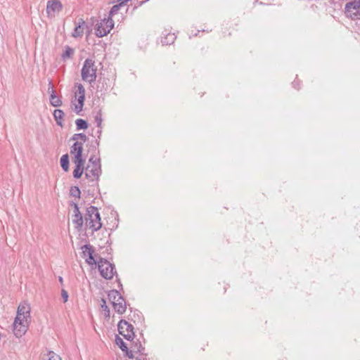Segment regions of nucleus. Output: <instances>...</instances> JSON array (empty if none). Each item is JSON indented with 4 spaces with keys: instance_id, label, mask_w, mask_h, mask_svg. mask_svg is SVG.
I'll list each match as a JSON object with an SVG mask.
<instances>
[{
    "instance_id": "36",
    "label": "nucleus",
    "mask_w": 360,
    "mask_h": 360,
    "mask_svg": "<svg viewBox=\"0 0 360 360\" xmlns=\"http://www.w3.org/2000/svg\"><path fill=\"white\" fill-rule=\"evenodd\" d=\"M136 360H147V359L146 357H141V358L137 357Z\"/></svg>"
},
{
    "instance_id": "37",
    "label": "nucleus",
    "mask_w": 360,
    "mask_h": 360,
    "mask_svg": "<svg viewBox=\"0 0 360 360\" xmlns=\"http://www.w3.org/2000/svg\"><path fill=\"white\" fill-rule=\"evenodd\" d=\"M102 304H106V301L105 299L101 300Z\"/></svg>"
},
{
    "instance_id": "19",
    "label": "nucleus",
    "mask_w": 360,
    "mask_h": 360,
    "mask_svg": "<svg viewBox=\"0 0 360 360\" xmlns=\"http://www.w3.org/2000/svg\"><path fill=\"white\" fill-rule=\"evenodd\" d=\"M108 296V300L111 302L112 305L117 302L118 300H120V298L122 297L120 293L116 290L109 291Z\"/></svg>"
},
{
    "instance_id": "29",
    "label": "nucleus",
    "mask_w": 360,
    "mask_h": 360,
    "mask_svg": "<svg viewBox=\"0 0 360 360\" xmlns=\"http://www.w3.org/2000/svg\"><path fill=\"white\" fill-rule=\"evenodd\" d=\"M77 103H73L72 105H74L73 110L79 113L82 110L83 106H84V102H79V101H77Z\"/></svg>"
},
{
    "instance_id": "2",
    "label": "nucleus",
    "mask_w": 360,
    "mask_h": 360,
    "mask_svg": "<svg viewBox=\"0 0 360 360\" xmlns=\"http://www.w3.org/2000/svg\"><path fill=\"white\" fill-rule=\"evenodd\" d=\"M70 154L73 156L72 162L75 165L73 176L79 179L84 172L85 160L82 158V143L75 142L70 148Z\"/></svg>"
},
{
    "instance_id": "23",
    "label": "nucleus",
    "mask_w": 360,
    "mask_h": 360,
    "mask_svg": "<svg viewBox=\"0 0 360 360\" xmlns=\"http://www.w3.org/2000/svg\"><path fill=\"white\" fill-rule=\"evenodd\" d=\"M60 165L64 171L68 172L69 169V158L68 154L63 155L60 158Z\"/></svg>"
},
{
    "instance_id": "12",
    "label": "nucleus",
    "mask_w": 360,
    "mask_h": 360,
    "mask_svg": "<svg viewBox=\"0 0 360 360\" xmlns=\"http://www.w3.org/2000/svg\"><path fill=\"white\" fill-rule=\"evenodd\" d=\"M73 205H74V215H73L72 222L75 225V228L77 230H80L82 229V227L83 226V223H84L83 217H82L81 212H79V207H78L77 204L74 203Z\"/></svg>"
},
{
    "instance_id": "21",
    "label": "nucleus",
    "mask_w": 360,
    "mask_h": 360,
    "mask_svg": "<svg viewBox=\"0 0 360 360\" xmlns=\"http://www.w3.org/2000/svg\"><path fill=\"white\" fill-rule=\"evenodd\" d=\"M75 51L72 48L70 47L69 46H66L65 47V51L61 55V57L63 60H66L68 59L71 58L74 55Z\"/></svg>"
},
{
    "instance_id": "20",
    "label": "nucleus",
    "mask_w": 360,
    "mask_h": 360,
    "mask_svg": "<svg viewBox=\"0 0 360 360\" xmlns=\"http://www.w3.org/2000/svg\"><path fill=\"white\" fill-rule=\"evenodd\" d=\"M50 103L54 107H58L62 105V101L56 95V91L52 90L50 95Z\"/></svg>"
},
{
    "instance_id": "27",
    "label": "nucleus",
    "mask_w": 360,
    "mask_h": 360,
    "mask_svg": "<svg viewBox=\"0 0 360 360\" xmlns=\"http://www.w3.org/2000/svg\"><path fill=\"white\" fill-rule=\"evenodd\" d=\"M70 193L72 196L79 198L80 190L77 186L71 187Z\"/></svg>"
},
{
    "instance_id": "3",
    "label": "nucleus",
    "mask_w": 360,
    "mask_h": 360,
    "mask_svg": "<svg viewBox=\"0 0 360 360\" xmlns=\"http://www.w3.org/2000/svg\"><path fill=\"white\" fill-rule=\"evenodd\" d=\"M85 224L86 227L92 231H97L101 228V219L97 207L90 206L86 209L85 214Z\"/></svg>"
},
{
    "instance_id": "14",
    "label": "nucleus",
    "mask_w": 360,
    "mask_h": 360,
    "mask_svg": "<svg viewBox=\"0 0 360 360\" xmlns=\"http://www.w3.org/2000/svg\"><path fill=\"white\" fill-rule=\"evenodd\" d=\"M18 316H30V307L27 303H21L19 304L17 310Z\"/></svg>"
},
{
    "instance_id": "38",
    "label": "nucleus",
    "mask_w": 360,
    "mask_h": 360,
    "mask_svg": "<svg viewBox=\"0 0 360 360\" xmlns=\"http://www.w3.org/2000/svg\"><path fill=\"white\" fill-rule=\"evenodd\" d=\"M59 281H60V283H62V282H63V278H62V277H59Z\"/></svg>"
},
{
    "instance_id": "35",
    "label": "nucleus",
    "mask_w": 360,
    "mask_h": 360,
    "mask_svg": "<svg viewBox=\"0 0 360 360\" xmlns=\"http://www.w3.org/2000/svg\"><path fill=\"white\" fill-rule=\"evenodd\" d=\"M52 90H54V89H53V84H52V82H51V81H49V82L48 91L51 94V91H52Z\"/></svg>"
},
{
    "instance_id": "8",
    "label": "nucleus",
    "mask_w": 360,
    "mask_h": 360,
    "mask_svg": "<svg viewBox=\"0 0 360 360\" xmlns=\"http://www.w3.org/2000/svg\"><path fill=\"white\" fill-rule=\"evenodd\" d=\"M114 27V22L110 18H105L96 25V35L103 37L110 33Z\"/></svg>"
},
{
    "instance_id": "31",
    "label": "nucleus",
    "mask_w": 360,
    "mask_h": 360,
    "mask_svg": "<svg viewBox=\"0 0 360 360\" xmlns=\"http://www.w3.org/2000/svg\"><path fill=\"white\" fill-rule=\"evenodd\" d=\"M47 356L49 357L48 360H62L59 355L52 351L49 352Z\"/></svg>"
},
{
    "instance_id": "7",
    "label": "nucleus",
    "mask_w": 360,
    "mask_h": 360,
    "mask_svg": "<svg viewBox=\"0 0 360 360\" xmlns=\"http://www.w3.org/2000/svg\"><path fill=\"white\" fill-rule=\"evenodd\" d=\"M345 13L352 20H360V0H350L347 3Z\"/></svg>"
},
{
    "instance_id": "5",
    "label": "nucleus",
    "mask_w": 360,
    "mask_h": 360,
    "mask_svg": "<svg viewBox=\"0 0 360 360\" xmlns=\"http://www.w3.org/2000/svg\"><path fill=\"white\" fill-rule=\"evenodd\" d=\"M96 264H98V269L102 277L105 279L112 278L115 273V266L103 258H100Z\"/></svg>"
},
{
    "instance_id": "11",
    "label": "nucleus",
    "mask_w": 360,
    "mask_h": 360,
    "mask_svg": "<svg viewBox=\"0 0 360 360\" xmlns=\"http://www.w3.org/2000/svg\"><path fill=\"white\" fill-rule=\"evenodd\" d=\"M81 249L82 250V257L85 258L86 262L89 265H96L97 261L94 257V249L93 247L89 244H86L83 245Z\"/></svg>"
},
{
    "instance_id": "26",
    "label": "nucleus",
    "mask_w": 360,
    "mask_h": 360,
    "mask_svg": "<svg viewBox=\"0 0 360 360\" xmlns=\"http://www.w3.org/2000/svg\"><path fill=\"white\" fill-rule=\"evenodd\" d=\"M115 342H116V344L120 347V348L123 351H127V348L128 347L127 346V345L124 343V342L123 341V340L117 336L116 337V339H115Z\"/></svg>"
},
{
    "instance_id": "34",
    "label": "nucleus",
    "mask_w": 360,
    "mask_h": 360,
    "mask_svg": "<svg viewBox=\"0 0 360 360\" xmlns=\"http://www.w3.org/2000/svg\"><path fill=\"white\" fill-rule=\"evenodd\" d=\"M124 352H126L127 356L129 359H133V358H134V353L135 352H134L133 349H131L130 350H129V349H127V351H124Z\"/></svg>"
},
{
    "instance_id": "6",
    "label": "nucleus",
    "mask_w": 360,
    "mask_h": 360,
    "mask_svg": "<svg viewBox=\"0 0 360 360\" xmlns=\"http://www.w3.org/2000/svg\"><path fill=\"white\" fill-rule=\"evenodd\" d=\"M30 317L18 316L15 318L13 322V333L17 338H20L25 334L28 329Z\"/></svg>"
},
{
    "instance_id": "16",
    "label": "nucleus",
    "mask_w": 360,
    "mask_h": 360,
    "mask_svg": "<svg viewBox=\"0 0 360 360\" xmlns=\"http://www.w3.org/2000/svg\"><path fill=\"white\" fill-rule=\"evenodd\" d=\"M77 90L75 94V100L79 102H84L85 98V89L82 84H79L77 85Z\"/></svg>"
},
{
    "instance_id": "28",
    "label": "nucleus",
    "mask_w": 360,
    "mask_h": 360,
    "mask_svg": "<svg viewBox=\"0 0 360 360\" xmlns=\"http://www.w3.org/2000/svg\"><path fill=\"white\" fill-rule=\"evenodd\" d=\"M77 103H73L72 105H74L73 110L79 113L82 110L83 106H84V102H79V101H77Z\"/></svg>"
},
{
    "instance_id": "15",
    "label": "nucleus",
    "mask_w": 360,
    "mask_h": 360,
    "mask_svg": "<svg viewBox=\"0 0 360 360\" xmlns=\"http://www.w3.org/2000/svg\"><path fill=\"white\" fill-rule=\"evenodd\" d=\"M85 25V21L80 18L78 20L77 25L75 27V30L72 34V36L75 38L81 37L84 33V29L82 26Z\"/></svg>"
},
{
    "instance_id": "24",
    "label": "nucleus",
    "mask_w": 360,
    "mask_h": 360,
    "mask_svg": "<svg viewBox=\"0 0 360 360\" xmlns=\"http://www.w3.org/2000/svg\"><path fill=\"white\" fill-rule=\"evenodd\" d=\"M131 349L136 353H141V354H143L144 347H142L140 342H134L131 346Z\"/></svg>"
},
{
    "instance_id": "10",
    "label": "nucleus",
    "mask_w": 360,
    "mask_h": 360,
    "mask_svg": "<svg viewBox=\"0 0 360 360\" xmlns=\"http://www.w3.org/2000/svg\"><path fill=\"white\" fill-rule=\"evenodd\" d=\"M63 8V6L59 0H49L46 8L47 17L51 19L55 18Z\"/></svg>"
},
{
    "instance_id": "32",
    "label": "nucleus",
    "mask_w": 360,
    "mask_h": 360,
    "mask_svg": "<svg viewBox=\"0 0 360 360\" xmlns=\"http://www.w3.org/2000/svg\"><path fill=\"white\" fill-rule=\"evenodd\" d=\"M94 119H95V122H96V123L97 124V127L101 128V123H102V115H101V112H98L96 115Z\"/></svg>"
},
{
    "instance_id": "9",
    "label": "nucleus",
    "mask_w": 360,
    "mask_h": 360,
    "mask_svg": "<svg viewBox=\"0 0 360 360\" xmlns=\"http://www.w3.org/2000/svg\"><path fill=\"white\" fill-rule=\"evenodd\" d=\"M119 333L127 340H132L134 338V327L125 320H121L118 323Z\"/></svg>"
},
{
    "instance_id": "30",
    "label": "nucleus",
    "mask_w": 360,
    "mask_h": 360,
    "mask_svg": "<svg viewBox=\"0 0 360 360\" xmlns=\"http://www.w3.org/2000/svg\"><path fill=\"white\" fill-rule=\"evenodd\" d=\"M101 309L102 312H103L104 316L105 318L109 319L110 318V309L108 308V307L106 304H101Z\"/></svg>"
},
{
    "instance_id": "1",
    "label": "nucleus",
    "mask_w": 360,
    "mask_h": 360,
    "mask_svg": "<svg viewBox=\"0 0 360 360\" xmlns=\"http://www.w3.org/2000/svg\"><path fill=\"white\" fill-rule=\"evenodd\" d=\"M102 172L101 160L96 155H91L89 160V163L85 168L84 173L86 178L92 186L97 184L99 176Z\"/></svg>"
},
{
    "instance_id": "17",
    "label": "nucleus",
    "mask_w": 360,
    "mask_h": 360,
    "mask_svg": "<svg viewBox=\"0 0 360 360\" xmlns=\"http://www.w3.org/2000/svg\"><path fill=\"white\" fill-rule=\"evenodd\" d=\"M64 112L62 110L56 109L53 112V117L58 125L63 127V120L64 118Z\"/></svg>"
},
{
    "instance_id": "18",
    "label": "nucleus",
    "mask_w": 360,
    "mask_h": 360,
    "mask_svg": "<svg viewBox=\"0 0 360 360\" xmlns=\"http://www.w3.org/2000/svg\"><path fill=\"white\" fill-rule=\"evenodd\" d=\"M176 36L174 33H167L165 37H161V42L164 45H169L174 42Z\"/></svg>"
},
{
    "instance_id": "13",
    "label": "nucleus",
    "mask_w": 360,
    "mask_h": 360,
    "mask_svg": "<svg viewBox=\"0 0 360 360\" xmlns=\"http://www.w3.org/2000/svg\"><path fill=\"white\" fill-rule=\"evenodd\" d=\"M114 310L119 314H122L126 311V302L122 296L117 302L112 304Z\"/></svg>"
},
{
    "instance_id": "33",
    "label": "nucleus",
    "mask_w": 360,
    "mask_h": 360,
    "mask_svg": "<svg viewBox=\"0 0 360 360\" xmlns=\"http://www.w3.org/2000/svg\"><path fill=\"white\" fill-rule=\"evenodd\" d=\"M61 296H62V298L63 300V302H67L68 300V297L69 296H68V292L65 290L63 289L61 290Z\"/></svg>"
},
{
    "instance_id": "22",
    "label": "nucleus",
    "mask_w": 360,
    "mask_h": 360,
    "mask_svg": "<svg viewBox=\"0 0 360 360\" xmlns=\"http://www.w3.org/2000/svg\"><path fill=\"white\" fill-rule=\"evenodd\" d=\"M71 140L82 143V148H83V144L86 141L87 137L86 134L83 133L75 134L71 138Z\"/></svg>"
},
{
    "instance_id": "4",
    "label": "nucleus",
    "mask_w": 360,
    "mask_h": 360,
    "mask_svg": "<svg viewBox=\"0 0 360 360\" xmlns=\"http://www.w3.org/2000/svg\"><path fill=\"white\" fill-rule=\"evenodd\" d=\"M81 77L83 81L91 84L97 77V66L91 58H86L81 70Z\"/></svg>"
},
{
    "instance_id": "25",
    "label": "nucleus",
    "mask_w": 360,
    "mask_h": 360,
    "mask_svg": "<svg viewBox=\"0 0 360 360\" xmlns=\"http://www.w3.org/2000/svg\"><path fill=\"white\" fill-rule=\"evenodd\" d=\"M75 124L77 126V129H78V130L86 129L88 127L87 122L84 120H82V119L76 120Z\"/></svg>"
}]
</instances>
